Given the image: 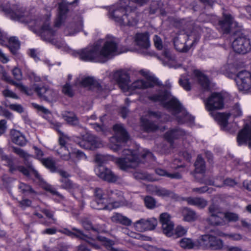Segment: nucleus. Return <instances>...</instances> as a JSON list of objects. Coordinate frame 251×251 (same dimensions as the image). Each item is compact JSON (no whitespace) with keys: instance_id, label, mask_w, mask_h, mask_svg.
Instances as JSON below:
<instances>
[{"instance_id":"1","label":"nucleus","mask_w":251,"mask_h":251,"mask_svg":"<svg viewBox=\"0 0 251 251\" xmlns=\"http://www.w3.org/2000/svg\"><path fill=\"white\" fill-rule=\"evenodd\" d=\"M5 11L15 21L27 24L29 29L46 40H50L55 31L50 27V9L42 11L40 14H28L17 5L12 4L5 8Z\"/></svg>"},{"instance_id":"2","label":"nucleus","mask_w":251,"mask_h":251,"mask_svg":"<svg viewBox=\"0 0 251 251\" xmlns=\"http://www.w3.org/2000/svg\"><path fill=\"white\" fill-rule=\"evenodd\" d=\"M56 46L62 49L75 57L88 62L104 63L109 59L110 55V39L107 37L90 44L85 48L74 50L70 49L64 41L57 42Z\"/></svg>"},{"instance_id":"3","label":"nucleus","mask_w":251,"mask_h":251,"mask_svg":"<svg viewBox=\"0 0 251 251\" xmlns=\"http://www.w3.org/2000/svg\"><path fill=\"white\" fill-rule=\"evenodd\" d=\"M149 99L154 101H159L164 107L172 112L179 124L186 122L193 123L194 118L189 114L179 101L172 97L167 91H161L158 94L149 97Z\"/></svg>"},{"instance_id":"4","label":"nucleus","mask_w":251,"mask_h":251,"mask_svg":"<svg viewBox=\"0 0 251 251\" xmlns=\"http://www.w3.org/2000/svg\"><path fill=\"white\" fill-rule=\"evenodd\" d=\"M150 0H120L121 9L115 10L113 18L120 25L134 26L138 22L137 13L135 12L137 6H143Z\"/></svg>"},{"instance_id":"5","label":"nucleus","mask_w":251,"mask_h":251,"mask_svg":"<svg viewBox=\"0 0 251 251\" xmlns=\"http://www.w3.org/2000/svg\"><path fill=\"white\" fill-rule=\"evenodd\" d=\"M53 127L60 134L59 142L60 145L57 153L60 157L64 160L71 159L73 161H75L76 159H86L85 154L76 149L70 147L69 142L70 139L65 134L59 130L60 124L57 122H51Z\"/></svg>"},{"instance_id":"6","label":"nucleus","mask_w":251,"mask_h":251,"mask_svg":"<svg viewBox=\"0 0 251 251\" xmlns=\"http://www.w3.org/2000/svg\"><path fill=\"white\" fill-rule=\"evenodd\" d=\"M114 78L117 82L119 87L125 93H131L138 89H146L151 87L150 82L138 79L130 84V79L129 73L124 70L118 71L113 75Z\"/></svg>"},{"instance_id":"7","label":"nucleus","mask_w":251,"mask_h":251,"mask_svg":"<svg viewBox=\"0 0 251 251\" xmlns=\"http://www.w3.org/2000/svg\"><path fill=\"white\" fill-rule=\"evenodd\" d=\"M123 154L126 156L123 158H115L111 156V161L114 162L122 170L135 169L141 163L138 156L133 151L125 150L123 151Z\"/></svg>"},{"instance_id":"8","label":"nucleus","mask_w":251,"mask_h":251,"mask_svg":"<svg viewBox=\"0 0 251 251\" xmlns=\"http://www.w3.org/2000/svg\"><path fill=\"white\" fill-rule=\"evenodd\" d=\"M242 114V112L240 107L239 104L238 103H236L234 105L231 113H218L215 115V119L220 125L223 130L230 131L232 132H234L236 130V124H234V129L230 130L229 128V124L227 123V120L229 117L231 115H233L235 117L240 116Z\"/></svg>"},{"instance_id":"9","label":"nucleus","mask_w":251,"mask_h":251,"mask_svg":"<svg viewBox=\"0 0 251 251\" xmlns=\"http://www.w3.org/2000/svg\"><path fill=\"white\" fill-rule=\"evenodd\" d=\"M75 234L77 238L84 241L96 249H100V247L99 245L96 243L94 239L95 238L98 241L102 242L107 249L110 248V239L106 238L104 236L99 235V233H95L96 235H94L93 237H92L84 234L82 231L77 230Z\"/></svg>"},{"instance_id":"10","label":"nucleus","mask_w":251,"mask_h":251,"mask_svg":"<svg viewBox=\"0 0 251 251\" xmlns=\"http://www.w3.org/2000/svg\"><path fill=\"white\" fill-rule=\"evenodd\" d=\"M232 46L234 51L239 54H245L251 50L250 39L242 33L237 35Z\"/></svg>"},{"instance_id":"11","label":"nucleus","mask_w":251,"mask_h":251,"mask_svg":"<svg viewBox=\"0 0 251 251\" xmlns=\"http://www.w3.org/2000/svg\"><path fill=\"white\" fill-rule=\"evenodd\" d=\"M134 44L145 55L150 54L148 50L151 47L150 35L147 32L137 33L134 38Z\"/></svg>"},{"instance_id":"12","label":"nucleus","mask_w":251,"mask_h":251,"mask_svg":"<svg viewBox=\"0 0 251 251\" xmlns=\"http://www.w3.org/2000/svg\"><path fill=\"white\" fill-rule=\"evenodd\" d=\"M239 91L246 93L251 90V74L246 71L240 72L235 78Z\"/></svg>"},{"instance_id":"13","label":"nucleus","mask_w":251,"mask_h":251,"mask_svg":"<svg viewBox=\"0 0 251 251\" xmlns=\"http://www.w3.org/2000/svg\"><path fill=\"white\" fill-rule=\"evenodd\" d=\"M113 129L115 135L112 138V140L113 141H116L118 144L111 146V149L115 151H117L120 149V144L126 142L129 139V135L121 124L115 125L113 126Z\"/></svg>"},{"instance_id":"14","label":"nucleus","mask_w":251,"mask_h":251,"mask_svg":"<svg viewBox=\"0 0 251 251\" xmlns=\"http://www.w3.org/2000/svg\"><path fill=\"white\" fill-rule=\"evenodd\" d=\"M206 109L209 111L218 110L224 106V99L221 94L213 93L205 102Z\"/></svg>"},{"instance_id":"15","label":"nucleus","mask_w":251,"mask_h":251,"mask_svg":"<svg viewBox=\"0 0 251 251\" xmlns=\"http://www.w3.org/2000/svg\"><path fill=\"white\" fill-rule=\"evenodd\" d=\"M208 211L210 216L213 218H225L227 220H237L238 218V215L236 213L230 212L224 213L219 207L214 204L209 206Z\"/></svg>"},{"instance_id":"16","label":"nucleus","mask_w":251,"mask_h":251,"mask_svg":"<svg viewBox=\"0 0 251 251\" xmlns=\"http://www.w3.org/2000/svg\"><path fill=\"white\" fill-rule=\"evenodd\" d=\"M77 144L85 149L94 150L100 147L101 144L94 135L87 133L83 136V139Z\"/></svg>"},{"instance_id":"17","label":"nucleus","mask_w":251,"mask_h":251,"mask_svg":"<svg viewBox=\"0 0 251 251\" xmlns=\"http://www.w3.org/2000/svg\"><path fill=\"white\" fill-rule=\"evenodd\" d=\"M237 140L239 145L246 144L251 148V122L246 124L244 127L239 132Z\"/></svg>"},{"instance_id":"18","label":"nucleus","mask_w":251,"mask_h":251,"mask_svg":"<svg viewBox=\"0 0 251 251\" xmlns=\"http://www.w3.org/2000/svg\"><path fill=\"white\" fill-rule=\"evenodd\" d=\"M202 243L214 250H222L224 249L223 241L217 239L214 236L210 234L203 235L201 237Z\"/></svg>"},{"instance_id":"19","label":"nucleus","mask_w":251,"mask_h":251,"mask_svg":"<svg viewBox=\"0 0 251 251\" xmlns=\"http://www.w3.org/2000/svg\"><path fill=\"white\" fill-rule=\"evenodd\" d=\"M208 224H210L211 226L209 227H206L207 232H213L217 236L226 237L231 239L233 240H239L241 239V236L239 234H226L223 232L217 230L214 227V226H219L221 225L220 222H213V221H207Z\"/></svg>"},{"instance_id":"20","label":"nucleus","mask_w":251,"mask_h":251,"mask_svg":"<svg viewBox=\"0 0 251 251\" xmlns=\"http://www.w3.org/2000/svg\"><path fill=\"white\" fill-rule=\"evenodd\" d=\"M35 91L42 99L48 101L55 100L57 98V93L53 90L45 87H39L34 86Z\"/></svg>"},{"instance_id":"21","label":"nucleus","mask_w":251,"mask_h":251,"mask_svg":"<svg viewBox=\"0 0 251 251\" xmlns=\"http://www.w3.org/2000/svg\"><path fill=\"white\" fill-rule=\"evenodd\" d=\"M58 173L63 177V178L60 180L61 182L62 183V187L63 188L68 190L70 192L79 191V186L67 178L70 175L66 172L60 170Z\"/></svg>"},{"instance_id":"22","label":"nucleus","mask_w":251,"mask_h":251,"mask_svg":"<svg viewBox=\"0 0 251 251\" xmlns=\"http://www.w3.org/2000/svg\"><path fill=\"white\" fill-rule=\"evenodd\" d=\"M149 189L152 194L159 197H168L173 199H176L177 198V196L173 191L164 188L156 186H151L149 187Z\"/></svg>"},{"instance_id":"23","label":"nucleus","mask_w":251,"mask_h":251,"mask_svg":"<svg viewBox=\"0 0 251 251\" xmlns=\"http://www.w3.org/2000/svg\"><path fill=\"white\" fill-rule=\"evenodd\" d=\"M233 22V19L230 14L224 13L223 20L219 22V28L224 33H227L230 31Z\"/></svg>"},{"instance_id":"24","label":"nucleus","mask_w":251,"mask_h":251,"mask_svg":"<svg viewBox=\"0 0 251 251\" xmlns=\"http://www.w3.org/2000/svg\"><path fill=\"white\" fill-rule=\"evenodd\" d=\"M157 225V221H137L135 226L137 230L143 231L153 229Z\"/></svg>"},{"instance_id":"25","label":"nucleus","mask_w":251,"mask_h":251,"mask_svg":"<svg viewBox=\"0 0 251 251\" xmlns=\"http://www.w3.org/2000/svg\"><path fill=\"white\" fill-rule=\"evenodd\" d=\"M11 139L14 144L24 146L26 144L27 140L25 135L20 131L17 130H12L10 132Z\"/></svg>"},{"instance_id":"26","label":"nucleus","mask_w":251,"mask_h":251,"mask_svg":"<svg viewBox=\"0 0 251 251\" xmlns=\"http://www.w3.org/2000/svg\"><path fill=\"white\" fill-rule=\"evenodd\" d=\"M185 134L184 130L179 128H173L167 132L164 136L165 139L172 144L174 140L183 137Z\"/></svg>"},{"instance_id":"27","label":"nucleus","mask_w":251,"mask_h":251,"mask_svg":"<svg viewBox=\"0 0 251 251\" xmlns=\"http://www.w3.org/2000/svg\"><path fill=\"white\" fill-rule=\"evenodd\" d=\"M112 201H111V207L116 208L120 207L124 204V199L123 193L121 191H118L115 193L111 192Z\"/></svg>"},{"instance_id":"28","label":"nucleus","mask_w":251,"mask_h":251,"mask_svg":"<svg viewBox=\"0 0 251 251\" xmlns=\"http://www.w3.org/2000/svg\"><path fill=\"white\" fill-rule=\"evenodd\" d=\"M183 200L187 201L188 204L198 207L200 209L204 208L207 205V201L205 199L200 197H188Z\"/></svg>"},{"instance_id":"29","label":"nucleus","mask_w":251,"mask_h":251,"mask_svg":"<svg viewBox=\"0 0 251 251\" xmlns=\"http://www.w3.org/2000/svg\"><path fill=\"white\" fill-rule=\"evenodd\" d=\"M95 172L99 177L110 181V171L104 164L98 165L95 169Z\"/></svg>"},{"instance_id":"30","label":"nucleus","mask_w":251,"mask_h":251,"mask_svg":"<svg viewBox=\"0 0 251 251\" xmlns=\"http://www.w3.org/2000/svg\"><path fill=\"white\" fill-rule=\"evenodd\" d=\"M111 56L118 55L125 51L119 44L118 39L111 37Z\"/></svg>"},{"instance_id":"31","label":"nucleus","mask_w":251,"mask_h":251,"mask_svg":"<svg viewBox=\"0 0 251 251\" xmlns=\"http://www.w3.org/2000/svg\"><path fill=\"white\" fill-rule=\"evenodd\" d=\"M4 43L5 44L3 46H7L13 54H16L17 53V51L20 48V44L17 38L13 37L8 38L7 37V40Z\"/></svg>"},{"instance_id":"32","label":"nucleus","mask_w":251,"mask_h":251,"mask_svg":"<svg viewBox=\"0 0 251 251\" xmlns=\"http://www.w3.org/2000/svg\"><path fill=\"white\" fill-rule=\"evenodd\" d=\"M80 84L83 87L89 89L97 88L99 86L98 81L93 77H86L82 78Z\"/></svg>"},{"instance_id":"33","label":"nucleus","mask_w":251,"mask_h":251,"mask_svg":"<svg viewBox=\"0 0 251 251\" xmlns=\"http://www.w3.org/2000/svg\"><path fill=\"white\" fill-rule=\"evenodd\" d=\"M194 73L201 88L204 90H208L209 80L208 78L199 71H195Z\"/></svg>"},{"instance_id":"34","label":"nucleus","mask_w":251,"mask_h":251,"mask_svg":"<svg viewBox=\"0 0 251 251\" xmlns=\"http://www.w3.org/2000/svg\"><path fill=\"white\" fill-rule=\"evenodd\" d=\"M20 172H22L24 175L29 177H35L41 181L40 176L37 171L32 166L29 165L27 169L24 167H20L18 168Z\"/></svg>"},{"instance_id":"35","label":"nucleus","mask_w":251,"mask_h":251,"mask_svg":"<svg viewBox=\"0 0 251 251\" xmlns=\"http://www.w3.org/2000/svg\"><path fill=\"white\" fill-rule=\"evenodd\" d=\"M163 233L170 237L173 234L174 225L172 221H159Z\"/></svg>"},{"instance_id":"36","label":"nucleus","mask_w":251,"mask_h":251,"mask_svg":"<svg viewBox=\"0 0 251 251\" xmlns=\"http://www.w3.org/2000/svg\"><path fill=\"white\" fill-rule=\"evenodd\" d=\"M41 222V224L47 226H51V227L47 228L45 229L43 231V233L47 234L49 235H52L55 234L57 231L61 232V230H58L57 228L54 226H52V225L55 224L56 221H39Z\"/></svg>"},{"instance_id":"37","label":"nucleus","mask_w":251,"mask_h":251,"mask_svg":"<svg viewBox=\"0 0 251 251\" xmlns=\"http://www.w3.org/2000/svg\"><path fill=\"white\" fill-rule=\"evenodd\" d=\"M141 120L142 126L146 131L149 132L158 129V127L156 125L145 118L142 117Z\"/></svg>"},{"instance_id":"38","label":"nucleus","mask_w":251,"mask_h":251,"mask_svg":"<svg viewBox=\"0 0 251 251\" xmlns=\"http://www.w3.org/2000/svg\"><path fill=\"white\" fill-rule=\"evenodd\" d=\"M195 173H203L205 170V162L201 155H198L195 163Z\"/></svg>"},{"instance_id":"39","label":"nucleus","mask_w":251,"mask_h":251,"mask_svg":"<svg viewBox=\"0 0 251 251\" xmlns=\"http://www.w3.org/2000/svg\"><path fill=\"white\" fill-rule=\"evenodd\" d=\"M182 214L184 220H194L199 218V216L195 211L188 208H183Z\"/></svg>"},{"instance_id":"40","label":"nucleus","mask_w":251,"mask_h":251,"mask_svg":"<svg viewBox=\"0 0 251 251\" xmlns=\"http://www.w3.org/2000/svg\"><path fill=\"white\" fill-rule=\"evenodd\" d=\"M63 117L69 124L76 125L78 123V119L73 113L66 112L63 114Z\"/></svg>"},{"instance_id":"41","label":"nucleus","mask_w":251,"mask_h":251,"mask_svg":"<svg viewBox=\"0 0 251 251\" xmlns=\"http://www.w3.org/2000/svg\"><path fill=\"white\" fill-rule=\"evenodd\" d=\"M75 26L76 27L77 29H75L74 31H70V29L67 28L65 31V34L70 36L74 35L82 29L83 27V22L81 17H78V21Z\"/></svg>"},{"instance_id":"42","label":"nucleus","mask_w":251,"mask_h":251,"mask_svg":"<svg viewBox=\"0 0 251 251\" xmlns=\"http://www.w3.org/2000/svg\"><path fill=\"white\" fill-rule=\"evenodd\" d=\"M80 221L82 226L86 230L90 231L91 232H94V233H100V229L92 224L91 221Z\"/></svg>"},{"instance_id":"43","label":"nucleus","mask_w":251,"mask_h":251,"mask_svg":"<svg viewBox=\"0 0 251 251\" xmlns=\"http://www.w3.org/2000/svg\"><path fill=\"white\" fill-rule=\"evenodd\" d=\"M155 173L159 176H165L171 178L179 179L181 178V175L177 173L171 174L167 172L165 170L157 168L155 170Z\"/></svg>"},{"instance_id":"44","label":"nucleus","mask_w":251,"mask_h":251,"mask_svg":"<svg viewBox=\"0 0 251 251\" xmlns=\"http://www.w3.org/2000/svg\"><path fill=\"white\" fill-rule=\"evenodd\" d=\"M174 46L176 50L180 52H186L190 49L188 46L185 45V43L181 42L178 37L175 39Z\"/></svg>"},{"instance_id":"45","label":"nucleus","mask_w":251,"mask_h":251,"mask_svg":"<svg viewBox=\"0 0 251 251\" xmlns=\"http://www.w3.org/2000/svg\"><path fill=\"white\" fill-rule=\"evenodd\" d=\"M32 105L38 110L39 112L43 114V117L44 118L48 119L50 117L51 114L47 109L42 106L34 103H32Z\"/></svg>"},{"instance_id":"46","label":"nucleus","mask_w":251,"mask_h":251,"mask_svg":"<svg viewBox=\"0 0 251 251\" xmlns=\"http://www.w3.org/2000/svg\"><path fill=\"white\" fill-rule=\"evenodd\" d=\"M144 203L148 209H153L156 206V201L154 198L151 196H147L144 198Z\"/></svg>"},{"instance_id":"47","label":"nucleus","mask_w":251,"mask_h":251,"mask_svg":"<svg viewBox=\"0 0 251 251\" xmlns=\"http://www.w3.org/2000/svg\"><path fill=\"white\" fill-rule=\"evenodd\" d=\"M14 152L20 157L23 158L25 161H30L33 157L32 155L28 154L21 149L15 148Z\"/></svg>"},{"instance_id":"48","label":"nucleus","mask_w":251,"mask_h":251,"mask_svg":"<svg viewBox=\"0 0 251 251\" xmlns=\"http://www.w3.org/2000/svg\"><path fill=\"white\" fill-rule=\"evenodd\" d=\"M62 91L64 94L70 97H73L75 94L73 86L68 82L62 87Z\"/></svg>"},{"instance_id":"49","label":"nucleus","mask_w":251,"mask_h":251,"mask_svg":"<svg viewBox=\"0 0 251 251\" xmlns=\"http://www.w3.org/2000/svg\"><path fill=\"white\" fill-rule=\"evenodd\" d=\"M17 88H18L21 92L25 93L27 95H31L33 94V90L28 89L25 86H24L21 82H12Z\"/></svg>"},{"instance_id":"50","label":"nucleus","mask_w":251,"mask_h":251,"mask_svg":"<svg viewBox=\"0 0 251 251\" xmlns=\"http://www.w3.org/2000/svg\"><path fill=\"white\" fill-rule=\"evenodd\" d=\"M69 245L64 242H59L58 243L55 249H49L47 251H69Z\"/></svg>"},{"instance_id":"51","label":"nucleus","mask_w":251,"mask_h":251,"mask_svg":"<svg viewBox=\"0 0 251 251\" xmlns=\"http://www.w3.org/2000/svg\"><path fill=\"white\" fill-rule=\"evenodd\" d=\"M180 246L183 249H190L193 248L194 244L189 238H183L180 241Z\"/></svg>"},{"instance_id":"52","label":"nucleus","mask_w":251,"mask_h":251,"mask_svg":"<svg viewBox=\"0 0 251 251\" xmlns=\"http://www.w3.org/2000/svg\"><path fill=\"white\" fill-rule=\"evenodd\" d=\"M42 163L51 172L55 171V166L53 161L50 158L42 159Z\"/></svg>"},{"instance_id":"53","label":"nucleus","mask_w":251,"mask_h":251,"mask_svg":"<svg viewBox=\"0 0 251 251\" xmlns=\"http://www.w3.org/2000/svg\"><path fill=\"white\" fill-rule=\"evenodd\" d=\"M155 47L158 50H162L163 48V42L161 38L157 35H155L153 38Z\"/></svg>"},{"instance_id":"54","label":"nucleus","mask_w":251,"mask_h":251,"mask_svg":"<svg viewBox=\"0 0 251 251\" xmlns=\"http://www.w3.org/2000/svg\"><path fill=\"white\" fill-rule=\"evenodd\" d=\"M89 124L97 132H101L103 134H106L107 128L104 125L100 126L96 123H90Z\"/></svg>"},{"instance_id":"55","label":"nucleus","mask_w":251,"mask_h":251,"mask_svg":"<svg viewBox=\"0 0 251 251\" xmlns=\"http://www.w3.org/2000/svg\"><path fill=\"white\" fill-rule=\"evenodd\" d=\"M105 203V200L103 198H100L99 199L97 200L96 201H94L92 204L94 208L101 209H103L106 207V205L104 204V207H102L100 206V204H104Z\"/></svg>"},{"instance_id":"56","label":"nucleus","mask_w":251,"mask_h":251,"mask_svg":"<svg viewBox=\"0 0 251 251\" xmlns=\"http://www.w3.org/2000/svg\"><path fill=\"white\" fill-rule=\"evenodd\" d=\"M42 187L53 195H59L54 187L43 181L42 182Z\"/></svg>"},{"instance_id":"57","label":"nucleus","mask_w":251,"mask_h":251,"mask_svg":"<svg viewBox=\"0 0 251 251\" xmlns=\"http://www.w3.org/2000/svg\"><path fill=\"white\" fill-rule=\"evenodd\" d=\"M19 188L24 193H27L33 192L31 187L24 183H20L19 186Z\"/></svg>"},{"instance_id":"58","label":"nucleus","mask_w":251,"mask_h":251,"mask_svg":"<svg viewBox=\"0 0 251 251\" xmlns=\"http://www.w3.org/2000/svg\"><path fill=\"white\" fill-rule=\"evenodd\" d=\"M175 233L178 236H182L184 235L187 232V229L186 228H184L182 226H178L175 229Z\"/></svg>"},{"instance_id":"59","label":"nucleus","mask_w":251,"mask_h":251,"mask_svg":"<svg viewBox=\"0 0 251 251\" xmlns=\"http://www.w3.org/2000/svg\"><path fill=\"white\" fill-rule=\"evenodd\" d=\"M180 85L186 91H189L191 90V86L190 83L188 82V79H182L180 78L179 80Z\"/></svg>"},{"instance_id":"60","label":"nucleus","mask_w":251,"mask_h":251,"mask_svg":"<svg viewBox=\"0 0 251 251\" xmlns=\"http://www.w3.org/2000/svg\"><path fill=\"white\" fill-rule=\"evenodd\" d=\"M11 110L16 111L18 113H22L24 111L23 107L20 104H11L7 106Z\"/></svg>"},{"instance_id":"61","label":"nucleus","mask_w":251,"mask_h":251,"mask_svg":"<svg viewBox=\"0 0 251 251\" xmlns=\"http://www.w3.org/2000/svg\"><path fill=\"white\" fill-rule=\"evenodd\" d=\"M159 7V3L157 1H152L150 5V12L151 14H154L156 10Z\"/></svg>"},{"instance_id":"62","label":"nucleus","mask_w":251,"mask_h":251,"mask_svg":"<svg viewBox=\"0 0 251 251\" xmlns=\"http://www.w3.org/2000/svg\"><path fill=\"white\" fill-rule=\"evenodd\" d=\"M12 74L15 78L17 80H21L22 78V74L21 70L17 67H15L12 71Z\"/></svg>"},{"instance_id":"63","label":"nucleus","mask_w":251,"mask_h":251,"mask_svg":"<svg viewBox=\"0 0 251 251\" xmlns=\"http://www.w3.org/2000/svg\"><path fill=\"white\" fill-rule=\"evenodd\" d=\"M34 151H35V158L37 159H39L42 161V159H43V156H44V153L40 149L38 148L37 147L34 146L33 147Z\"/></svg>"},{"instance_id":"64","label":"nucleus","mask_w":251,"mask_h":251,"mask_svg":"<svg viewBox=\"0 0 251 251\" xmlns=\"http://www.w3.org/2000/svg\"><path fill=\"white\" fill-rule=\"evenodd\" d=\"M163 55L168 61L172 62L175 61V57L171 54L169 50H165L163 52Z\"/></svg>"}]
</instances>
